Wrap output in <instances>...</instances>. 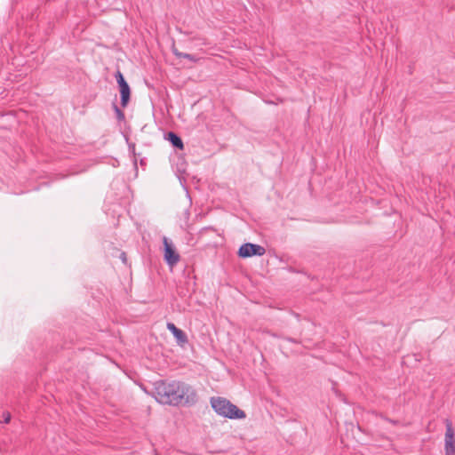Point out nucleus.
<instances>
[{"label": "nucleus", "instance_id": "4468645a", "mask_svg": "<svg viewBox=\"0 0 455 455\" xmlns=\"http://www.w3.org/2000/svg\"><path fill=\"white\" fill-rule=\"evenodd\" d=\"M385 419L390 423H392L393 425H397L398 424V421L397 420H395V419H388V418H385Z\"/></svg>", "mask_w": 455, "mask_h": 455}, {"label": "nucleus", "instance_id": "f03ea898", "mask_svg": "<svg viewBox=\"0 0 455 455\" xmlns=\"http://www.w3.org/2000/svg\"><path fill=\"white\" fill-rule=\"evenodd\" d=\"M210 403L213 411L221 417L230 419H243L246 417L243 410L225 397L213 396L211 398Z\"/></svg>", "mask_w": 455, "mask_h": 455}, {"label": "nucleus", "instance_id": "6e6552de", "mask_svg": "<svg viewBox=\"0 0 455 455\" xmlns=\"http://www.w3.org/2000/svg\"><path fill=\"white\" fill-rule=\"evenodd\" d=\"M164 138L172 145L173 148L180 150L184 148L183 141L176 132H168L165 133Z\"/></svg>", "mask_w": 455, "mask_h": 455}, {"label": "nucleus", "instance_id": "20e7f679", "mask_svg": "<svg viewBox=\"0 0 455 455\" xmlns=\"http://www.w3.org/2000/svg\"><path fill=\"white\" fill-rule=\"evenodd\" d=\"M163 246L164 261L170 267L175 266L180 260V256L173 243L166 236H164Z\"/></svg>", "mask_w": 455, "mask_h": 455}, {"label": "nucleus", "instance_id": "2eb2a0df", "mask_svg": "<svg viewBox=\"0 0 455 455\" xmlns=\"http://www.w3.org/2000/svg\"><path fill=\"white\" fill-rule=\"evenodd\" d=\"M286 340H288L289 342H291V343H295V344L299 343V341L293 338H286Z\"/></svg>", "mask_w": 455, "mask_h": 455}, {"label": "nucleus", "instance_id": "f257e3e1", "mask_svg": "<svg viewBox=\"0 0 455 455\" xmlns=\"http://www.w3.org/2000/svg\"><path fill=\"white\" fill-rule=\"evenodd\" d=\"M153 395L161 404L171 406H193L198 401L196 389L180 380H158L154 383Z\"/></svg>", "mask_w": 455, "mask_h": 455}, {"label": "nucleus", "instance_id": "9b49d317", "mask_svg": "<svg viewBox=\"0 0 455 455\" xmlns=\"http://www.w3.org/2000/svg\"><path fill=\"white\" fill-rule=\"evenodd\" d=\"M112 108L115 111L116 119L119 122L124 121V119H125L124 113L120 109V108L115 102L112 103Z\"/></svg>", "mask_w": 455, "mask_h": 455}, {"label": "nucleus", "instance_id": "f8f14e48", "mask_svg": "<svg viewBox=\"0 0 455 455\" xmlns=\"http://www.w3.org/2000/svg\"><path fill=\"white\" fill-rule=\"evenodd\" d=\"M120 259L124 263L126 264L127 263V256H126V253L124 251H122L120 253V256H119Z\"/></svg>", "mask_w": 455, "mask_h": 455}, {"label": "nucleus", "instance_id": "0eeeda50", "mask_svg": "<svg viewBox=\"0 0 455 455\" xmlns=\"http://www.w3.org/2000/svg\"><path fill=\"white\" fill-rule=\"evenodd\" d=\"M166 327L175 338L178 345L183 347L188 342L187 334L181 329L178 328L173 323L168 322Z\"/></svg>", "mask_w": 455, "mask_h": 455}, {"label": "nucleus", "instance_id": "7ed1b4c3", "mask_svg": "<svg viewBox=\"0 0 455 455\" xmlns=\"http://www.w3.org/2000/svg\"><path fill=\"white\" fill-rule=\"evenodd\" d=\"M115 77L116 79V83L118 84L119 92H120V104L122 108H126L131 100V88L123 73L120 70H117L115 74Z\"/></svg>", "mask_w": 455, "mask_h": 455}, {"label": "nucleus", "instance_id": "39448f33", "mask_svg": "<svg viewBox=\"0 0 455 455\" xmlns=\"http://www.w3.org/2000/svg\"><path fill=\"white\" fill-rule=\"evenodd\" d=\"M265 253L266 249L262 245L251 243H243L237 251V256L241 259H247L253 256H263Z\"/></svg>", "mask_w": 455, "mask_h": 455}, {"label": "nucleus", "instance_id": "dca6fc26", "mask_svg": "<svg viewBox=\"0 0 455 455\" xmlns=\"http://www.w3.org/2000/svg\"><path fill=\"white\" fill-rule=\"evenodd\" d=\"M10 419H11V416H10V414H8V415L6 416V418L4 419V422H5V423H8V422L10 421Z\"/></svg>", "mask_w": 455, "mask_h": 455}, {"label": "nucleus", "instance_id": "423d86ee", "mask_svg": "<svg viewBox=\"0 0 455 455\" xmlns=\"http://www.w3.org/2000/svg\"><path fill=\"white\" fill-rule=\"evenodd\" d=\"M444 423L446 427L444 435L445 455H455V432L452 423L449 419H446Z\"/></svg>", "mask_w": 455, "mask_h": 455}, {"label": "nucleus", "instance_id": "ddd939ff", "mask_svg": "<svg viewBox=\"0 0 455 455\" xmlns=\"http://www.w3.org/2000/svg\"><path fill=\"white\" fill-rule=\"evenodd\" d=\"M129 150L135 154V144H129Z\"/></svg>", "mask_w": 455, "mask_h": 455}, {"label": "nucleus", "instance_id": "9d476101", "mask_svg": "<svg viewBox=\"0 0 455 455\" xmlns=\"http://www.w3.org/2000/svg\"><path fill=\"white\" fill-rule=\"evenodd\" d=\"M191 43H194V45L195 47H203L204 45H207L208 44V42L206 40V38L199 36V35H196L194 36H191L189 39H188Z\"/></svg>", "mask_w": 455, "mask_h": 455}, {"label": "nucleus", "instance_id": "1a4fd4ad", "mask_svg": "<svg viewBox=\"0 0 455 455\" xmlns=\"http://www.w3.org/2000/svg\"><path fill=\"white\" fill-rule=\"evenodd\" d=\"M172 52L173 53V55L175 57H177L178 59H187L194 63H196L200 60V58L197 57L196 55H194V54H190V53H186V52H180L174 45V44H172Z\"/></svg>", "mask_w": 455, "mask_h": 455}]
</instances>
